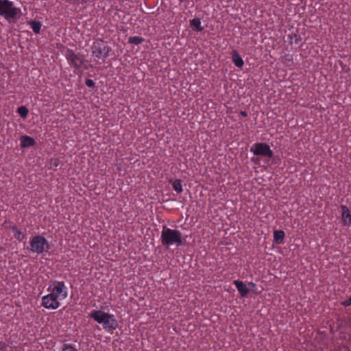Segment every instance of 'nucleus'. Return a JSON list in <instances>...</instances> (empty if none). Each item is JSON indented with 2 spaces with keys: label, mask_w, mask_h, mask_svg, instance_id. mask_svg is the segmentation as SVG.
<instances>
[{
  "label": "nucleus",
  "mask_w": 351,
  "mask_h": 351,
  "mask_svg": "<svg viewBox=\"0 0 351 351\" xmlns=\"http://www.w3.org/2000/svg\"><path fill=\"white\" fill-rule=\"evenodd\" d=\"M240 114L243 117H247V112L246 111H241L240 112Z\"/></svg>",
  "instance_id": "27"
},
{
  "label": "nucleus",
  "mask_w": 351,
  "mask_h": 351,
  "mask_svg": "<svg viewBox=\"0 0 351 351\" xmlns=\"http://www.w3.org/2000/svg\"><path fill=\"white\" fill-rule=\"evenodd\" d=\"M85 84L88 87L93 88L95 86V83L93 80L90 79H86L85 81Z\"/></svg>",
  "instance_id": "24"
},
{
  "label": "nucleus",
  "mask_w": 351,
  "mask_h": 351,
  "mask_svg": "<svg viewBox=\"0 0 351 351\" xmlns=\"http://www.w3.org/2000/svg\"><path fill=\"white\" fill-rule=\"evenodd\" d=\"M172 187L178 193H180L183 190L182 182L180 180H175L172 182Z\"/></svg>",
  "instance_id": "19"
},
{
  "label": "nucleus",
  "mask_w": 351,
  "mask_h": 351,
  "mask_svg": "<svg viewBox=\"0 0 351 351\" xmlns=\"http://www.w3.org/2000/svg\"><path fill=\"white\" fill-rule=\"evenodd\" d=\"M21 14L19 8L14 6V3L10 0H0V15L10 22L16 19Z\"/></svg>",
  "instance_id": "3"
},
{
  "label": "nucleus",
  "mask_w": 351,
  "mask_h": 351,
  "mask_svg": "<svg viewBox=\"0 0 351 351\" xmlns=\"http://www.w3.org/2000/svg\"><path fill=\"white\" fill-rule=\"evenodd\" d=\"M233 284L237 287L241 297H245L250 293V289L243 283V282L239 280H236L233 281Z\"/></svg>",
  "instance_id": "11"
},
{
  "label": "nucleus",
  "mask_w": 351,
  "mask_h": 351,
  "mask_svg": "<svg viewBox=\"0 0 351 351\" xmlns=\"http://www.w3.org/2000/svg\"><path fill=\"white\" fill-rule=\"evenodd\" d=\"M144 41V38L141 36H130L128 39V43L130 44H134L136 45L141 44Z\"/></svg>",
  "instance_id": "17"
},
{
  "label": "nucleus",
  "mask_w": 351,
  "mask_h": 351,
  "mask_svg": "<svg viewBox=\"0 0 351 351\" xmlns=\"http://www.w3.org/2000/svg\"><path fill=\"white\" fill-rule=\"evenodd\" d=\"M47 291L60 300H64L68 297V287L63 281L51 280Z\"/></svg>",
  "instance_id": "5"
},
{
  "label": "nucleus",
  "mask_w": 351,
  "mask_h": 351,
  "mask_svg": "<svg viewBox=\"0 0 351 351\" xmlns=\"http://www.w3.org/2000/svg\"><path fill=\"white\" fill-rule=\"evenodd\" d=\"M13 233L14 237L19 241H23L25 237V234L20 230H18L16 228H13Z\"/></svg>",
  "instance_id": "18"
},
{
  "label": "nucleus",
  "mask_w": 351,
  "mask_h": 351,
  "mask_svg": "<svg viewBox=\"0 0 351 351\" xmlns=\"http://www.w3.org/2000/svg\"><path fill=\"white\" fill-rule=\"evenodd\" d=\"M250 152L255 156L272 158L274 153L269 145L265 143H256L250 148Z\"/></svg>",
  "instance_id": "8"
},
{
  "label": "nucleus",
  "mask_w": 351,
  "mask_h": 351,
  "mask_svg": "<svg viewBox=\"0 0 351 351\" xmlns=\"http://www.w3.org/2000/svg\"><path fill=\"white\" fill-rule=\"evenodd\" d=\"M341 305L343 306H349L351 305V296L346 300L341 302Z\"/></svg>",
  "instance_id": "26"
},
{
  "label": "nucleus",
  "mask_w": 351,
  "mask_h": 351,
  "mask_svg": "<svg viewBox=\"0 0 351 351\" xmlns=\"http://www.w3.org/2000/svg\"><path fill=\"white\" fill-rule=\"evenodd\" d=\"M341 220L343 226H351V213L346 205H341Z\"/></svg>",
  "instance_id": "10"
},
{
  "label": "nucleus",
  "mask_w": 351,
  "mask_h": 351,
  "mask_svg": "<svg viewBox=\"0 0 351 351\" xmlns=\"http://www.w3.org/2000/svg\"><path fill=\"white\" fill-rule=\"evenodd\" d=\"M61 351H78L77 349L70 343H64L62 346Z\"/></svg>",
  "instance_id": "21"
},
{
  "label": "nucleus",
  "mask_w": 351,
  "mask_h": 351,
  "mask_svg": "<svg viewBox=\"0 0 351 351\" xmlns=\"http://www.w3.org/2000/svg\"><path fill=\"white\" fill-rule=\"evenodd\" d=\"M66 1L71 4L80 5L86 3L88 0H66Z\"/></svg>",
  "instance_id": "23"
},
{
  "label": "nucleus",
  "mask_w": 351,
  "mask_h": 351,
  "mask_svg": "<svg viewBox=\"0 0 351 351\" xmlns=\"http://www.w3.org/2000/svg\"><path fill=\"white\" fill-rule=\"evenodd\" d=\"M65 57L69 65L74 69L73 72L76 74H81V69L86 60L69 49L66 51Z\"/></svg>",
  "instance_id": "6"
},
{
  "label": "nucleus",
  "mask_w": 351,
  "mask_h": 351,
  "mask_svg": "<svg viewBox=\"0 0 351 351\" xmlns=\"http://www.w3.org/2000/svg\"><path fill=\"white\" fill-rule=\"evenodd\" d=\"M250 284L252 285L253 287L256 286V285L254 283H253V282H250Z\"/></svg>",
  "instance_id": "29"
},
{
  "label": "nucleus",
  "mask_w": 351,
  "mask_h": 351,
  "mask_svg": "<svg viewBox=\"0 0 351 351\" xmlns=\"http://www.w3.org/2000/svg\"><path fill=\"white\" fill-rule=\"evenodd\" d=\"M88 317L101 324L103 328L109 333L112 334L118 328V322L113 314L101 310H93L89 313Z\"/></svg>",
  "instance_id": "1"
},
{
  "label": "nucleus",
  "mask_w": 351,
  "mask_h": 351,
  "mask_svg": "<svg viewBox=\"0 0 351 351\" xmlns=\"http://www.w3.org/2000/svg\"><path fill=\"white\" fill-rule=\"evenodd\" d=\"M288 36L291 39L294 38V43L295 44H300L301 43V41H302L301 36L300 35L296 34H289Z\"/></svg>",
  "instance_id": "22"
},
{
  "label": "nucleus",
  "mask_w": 351,
  "mask_h": 351,
  "mask_svg": "<svg viewBox=\"0 0 351 351\" xmlns=\"http://www.w3.org/2000/svg\"><path fill=\"white\" fill-rule=\"evenodd\" d=\"M49 249V242L43 236L37 234L30 238L29 247H27L29 252L41 254L44 252H47Z\"/></svg>",
  "instance_id": "4"
},
{
  "label": "nucleus",
  "mask_w": 351,
  "mask_h": 351,
  "mask_svg": "<svg viewBox=\"0 0 351 351\" xmlns=\"http://www.w3.org/2000/svg\"><path fill=\"white\" fill-rule=\"evenodd\" d=\"M180 1H182L183 0H179Z\"/></svg>",
  "instance_id": "30"
},
{
  "label": "nucleus",
  "mask_w": 351,
  "mask_h": 351,
  "mask_svg": "<svg viewBox=\"0 0 351 351\" xmlns=\"http://www.w3.org/2000/svg\"><path fill=\"white\" fill-rule=\"evenodd\" d=\"M110 51V47L103 40H97L93 43L92 53L97 58H107Z\"/></svg>",
  "instance_id": "7"
},
{
  "label": "nucleus",
  "mask_w": 351,
  "mask_h": 351,
  "mask_svg": "<svg viewBox=\"0 0 351 351\" xmlns=\"http://www.w3.org/2000/svg\"><path fill=\"white\" fill-rule=\"evenodd\" d=\"M232 60L237 67L241 68L244 64V62L241 56L236 51L232 52Z\"/></svg>",
  "instance_id": "13"
},
{
  "label": "nucleus",
  "mask_w": 351,
  "mask_h": 351,
  "mask_svg": "<svg viewBox=\"0 0 351 351\" xmlns=\"http://www.w3.org/2000/svg\"><path fill=\"white\" fill-rule=\"evenodd\" d=\"M35 144V140L31 136L23 135L20 138V145L22 148H27L29 147L34 146Z\"/></svg>",
  "instance_id": "12"
},
{
  "label": "nucleus",
  "mask_w": 351,
  "mask_h": 351,
  "mask_svg": "<svg viewBox=\"0 0 351 351\" xmlns=\"http://www.w3.org/2000/svg\"><path fill=\"white\" fill-rule=\"evenodd\" d=\"M190 25L193 30L196 32H202L204 27L202 25V23L199 19H193L190 21Z\"/></svg>",
  "instance_id": "14"
},
{
  "label": "nucleus",
  "mask_w": 351,
  "mask_h": 351,
  "mask_svg": "<svg viewBox=\"0 0 351 351\" xmlns=\"http://www.w3.org/2000/svg\"><path fill=\"white\" fill-rule=\"evenodd\" d=\"M17 112L19 113L21 117H22L23 119H25L27 117L29 110L25 106H21L18 108Z\"/></svg>",
  "instance_id": "20"
},
{
  "label": "nucleus",
  "mask_w": 351,
  "mask_h": 351,
  "mask_svg": "<svg viewBox=\"0 0 351 351\" xmlns=\"http://www.w3.org/2000/svg\"><path fill=\"white\" fill-rule=\"evenodd\" d=\"M160 239L162 244L168 247L171 245L179 247L182 244V232L178 230L167 228L166 226L162 227Z\"/></svg>",
  "instance_id": "2"
},
{
  "label": "nucleus",
  "mask_w": 351,
  "mask_h": 351,
  "mask_svg": "<svg viewBox=\"0 0 351 351\" xmlns=\"http://www.w3.org/2000/svg\"><path fill=\"white\" fill-rule=\"evenodd\" d=\"M33 32L36 34H38L40 32L42 23L38 21H31L28 22Z\"/></svg>",
  "instance_id": "16"
},
{
  "label": "nucleus",
  "mask_w": 351,
  "mask_h": 351,
  "mask_svg": "<svg viewBox=\"0 0 351 351\" xmlns=\"http://www.w3.org/2000/svg\"><path fill=\"white\" fill-rule=\"evenodd\" d=\"M60 301L50 292L49 294L42 297L41 305L47 309L56 310L60 306Z\"/></svg>",
  "instance_id": "9"
},
{
  "label": "nucleus",
  "mask_w": 351,
  "mask_h": 351,
  "mask_svg": "<svg viewBox=\"0 0 351 351\" xmlns=\"http://www.w3.org/2000/svg\"><path fill=\"white\" fill-rule=\"evenodd\" d=\"M341 305L343 306H349L351 305V296L346 300L341 302Z\"/></svg>",
  "instance_id": "25"
},
{
  "label": "nucleus",
  "mask_w": 351,
  "mask_h": 351,
  "mask_svg": "<svg viewBox=\"0 0 351 351\" xmlns=\"http://www.w3.org/2000/svg\"><path fill=\"white\" fill-rule=\"evenodd\" d=\"M58 165V163L57 162H54V166L57 167Z\"/></svg>",
  "instance_id": "28"
},
{
  "label": "nucleus",
  "mask_w": 351,
  "mask_h": 351,
  "mask_svg": "<svg viewBox=\"0 0 351 351\" xmlns=\"http://www.w3.org/2000/svg\"><path fill=\"white\" fill-rule=\"evenodd\" d=\"M285 232L282 230H275L274 232V241L276 244H282L285 238Z\"/></svg>",
  "instance_id": "15"
}]
</instances>
